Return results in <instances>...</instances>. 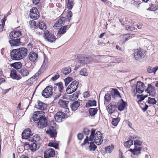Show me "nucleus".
I'll list each match as a JSON object with an SVG mask.
<instances>
[{
	"label": "nucleus",
	"mask_w": 158,
	"mask_h": 158,
	"mask_svg": "<svg viewBox=\"0 0 158 158\" xmlns=\"http://www.w3.org/2000/svg\"><path fill=\"white\" fill-rule=\"evenodd\" d=\"M134 142L135 147H140L142 144V142L141 140L137 141Z\"/></svg>",
	"instance_id": "nucleus-56"
},
{
	"label": "nucleus",
	"mask_w": 158,
	"mask_h": 158,
	"mask_svg": "<svg viewBox=\"0 0 158 158\" xmlns=\"http://www.w3.org/2000/svg\"><path fill=\"white\" fill-rule=\"evenodd\" d=\"M134 142L137 141L141 140V138L138 136H135L133 137Z\"/></svg>",
	"instance_id": "nucleus-63"
},
{
	"label": "nucleus",
	"mask_w": 158,
	"mask_h": 158,
	"mask_svg": "<svg viewBox=\"0 0 158 158\" xmlns=\"http://www.w3.org/2000/svg\"><path fill=\"white\" fill-rule=\"evenodd\" d=\"M145 91L148 93H153L155 91L154 87L152 86L150 84L148 85V87L147 89L145 90Z\"/></svg>",
	"instance_id": "nucleus-33"
},
{
	"label": "nucleus",
	"mask_w": 158,
	"mask_h": 158,
	"mask_svg": "<svg viewBox=\"0 0 158 158\" xmlns=\"http://www.w3.org/2000/svg\"><path fill=\"white\" fill-rule=\"evenodd\" d=\"M56 85L58 86L60 92V93L62 92L64 88L62 83L60 82L59 83L56 84Z\"/></svg>",
	"instance_id": "nucleus-46"
},
{
	"label": "nucleus",
	"mask_w": 158,
	"mask_h": 158,
	"mask_svg": "<svg viewBox=\"0 0 158 158\" xmlns=\"http://www.w3.org/2000/svg\"><path fill=\"white\" fill-rule=\"evenodd\" d=\"M40 75V73L39 72L36 73L35 75L33 76L32 77L30 78L28 80V81H30L34 79L35 78L37 77H39Z\"/></svg>",
	"instance_id": "nucleus-53"
},
{
	"label": "nucleus",
	"mask_w": 158,
	"mask_h": 158,
	"mask_svg": "<svg viewBox=\"0 0 158 158\" xmlns=\"http://www.w3.org/2000/svg\"><path fill=\"white\" fill-rule=\"evenodd\" d=\"M72 12L71 11H68L67 15V19L70 21L71 19V18L72 16Z\"/></svg>",
	"instance_id": "nucleus-54"
},
{
	"label": "nucleus",
	"mask_w": 158,
	"mask_h": 158,
	"mask_svg": "<svg viewBox=\"0 0 158 158\" xmlns=\"http://www.w3.org/2000/svg\"><path fill=\"white\" fill-rule=\"evenodd\" d=\"M147 95H145V96H143L142 95H137V97L138 99H139V100L137 101L138 103L140 105V107L142 108V110L143 111H145L148 108V106L146 105L145 103L144 104V106H143L142 105H143V104L142 103V101L144 100V98L147 97Z\"/></svg>",
	"instance_id": "nucleus-7"
},
{
	"label": "nucleus",
	"mask_w": 158,
	"mask_h": 158,
	"mask_svg": "<svg viewBox=\"0 0 158 158\" xmlns=\"http://www.w3.org/2000/svg\"><path fill=\"white\" fill-rule=\"evenodd\" d=\"M146 51L142 49L135 50L133 55L134 58L136 60H138L139 58H143L146 55Z\"/></svg>",
	"instance_id": "nucleus-5"
},
{
	"label": "nucleus",
	"mask_w": 158,
	"mask_h": 158,
	"mask_svg": "<svg viewBox=\"0 0 158 158\" xmlns=\"http://www.w3.org/2000/svg\"><path fill=\"white\" fill-rule=\"evenodd\" d=\"M96 104V101L95 100L89 101L86 104V106L88 107L93 106H95Z\"/></svg>",
	"instance_id": "nucleus-38"
},
{
	"label": "nucleus",
	"mask_w": 158,
	"mask_h": 158,
	"mask_svg": "<svg viewBox=\"0 0 158 158\" xmlns=\"http://www.w3.org/2000/svg\"><path fill=\"white\" fill-rule=\"evenodd\" d=\"M126 29L127 30H128L129 31H134L136 30H137V29L135 27H131L129 26L128 25H127L126 27Z\"/></svg>",
	"instance_id": "nucleus-50"
},
{
	"label": "nucleus",
	"mask_w": 158,
	"mask_h": 158,
	"mask_svg": "<svg viewBox=\"0 0 158 158\" xmlns=\"http://www.w3.org/2000/svg\"><path fill=\"white\" fill-rule=\"evenodd\" d=\"M70 26L69 27V28ZM68 28L67 26H64L61 27L58 30V32L57 33V35L59 36V37H60L62 34H64L66 32V30Z\"/></svg>",
	"instance_id": "nucleus-25"
},
{
	"label": "nucleus",
	"mask_w": 158,
	"mask_h": 158,
	"mask_svg": "<svg viewBox=\"0 0 158 158\" xmlns=\"http://www.w3.org/2000/svg\"><path fill=\"white\" fill-rule=\"evenodd\" d=\"M133 144V141L131 139H129L124 143V146L128 148H130Z\"/></svg>",
	"instance_id": "nucleus-39"
},
{
	"label": "nucleus",
	"mask_w": 158,
	"mask_h": 158,
	"mask_svg": "<svg viewBox=\"0 0 158 158\" xmlns=\"http://www.w3.org/2000/svg\"><path fill=\"white\" fill-rule=\"evenodd\" d=\"M83 133L85 135H88L89 134V130L87 128H84L83 130Z\"/></svg>",
	"instance_id": "nucleus-61"
},
{
	"label": "nucleus",
	"mask_w": 158,
	"mask_h": 158,
	"mask_svg": "<svg viewBox=\"0 0 158 158\" xmlns=\"http://www.w3.org/2000/svg\"><path fill=\"white\" fill-rule=\"evenodd\" d=\"M10 76L13 78L14 79H15L16 77H17L15 70H13L11 71Z\"/></svg>",
	"instance_id": "nucleus-47"
},
{
	"label": "nucleus",
	"mask_w": 158,
	"mask_h": 158,
	"mask_svg": "<svg viewBox=\"0 0 158 158\" xmlns=\"http://www.w3.org/2000/svg\"><path fill=\"white\" fill-rule=\"evenodd\" d=\"M44 38L48 42L53 43L57 39L53 34L50 33L48 30L44 31Z\"/></svg>",
	"instance_id": "nucleus-4"
},
{
	"label": "nucleus",
	"mask_w": 158,
	"mask_h": 158,
	"mask_svg": "<svg viewBox=\"0 0 158 158\" xmlns=\"http://www.w3.org/2000/svg\"><path fill=\"white\" fill-rule=\"evenodd\" d=\"M30 70L26 68H23L19 71V72L21 76L23 77L28 76L29 74Z\"/></svg>",
	"instance_id": "nucleus-21"
},
{
	"label": "nucleus",
	"mask_w": 158,
	"mask_h": 158,
	"mask_svg": "<svg viewBox=\"0 0 158 158\" xmlns=\"http://www.w3.org/2000/svg\"><path fill=\"white\" fill-rule=\"evenodd\" d=\"M95 130L92 129L90 132L89 139L88 136H87L82 145H85L86 143H89V140L90 141H93L94 140V142L97 145H99L101 144L103 140L102 134L99 131H97L95 134Z\"/></svg>",
	"instance_id": "nucleus-1"
},
{
	"label": "nucleus",
	"mask_w": 158,
	"mask_h": 158,
	"mask_svg": "<svg viewBox=\"0 0 158 158\" xmlns=\"http://www.w3.org/2000/svg\"><path fill=\"white\" fill-rule=\"evenodd\" d=\"M127 106L126 103L122 99L121 101L119 102L118 105V108L120 111L123 110Z\"/></svg>",
	"instance_id": "nucleus-26"
},
{
	"label": "nucleus",
	"mask_w": 158,
	"mask_h": 158,
	"mask_svg": "<svg viewBox=\"0 0 158 158\" xmlns=\"http://www.w3.org/2000/svg\"><path fill=\"white\" fill-rule=\"evenodd\" d=\"M38 104L35 105V107L38 109L44 110L47 109V105L40 101L37 102Z\"/></svg>",
	"instance_id": "nucleus-20"
},
{
	"label": "nucleus",
	"mask_w": 158,
	"mask_h": 158,
	"mask_svg": "<svg viewBox=\"0 0 158 158\" xmlns=\"http://www.w3.org/2000/svg\"><path fill=\"white\" fill-rule=\"evenodd\" d=\"M52 88L49 86H47L42 92L41 94L44 97L48 98L52 95Z\"/></svg>",
	"instance_id": "nucleus-10"
},
{
	"label": "nucleus",
	"mask_w": 158,
	"mask_h": 158,
	"mask_svg": "<svg viewBox=\"0 0 158 158\" xmlns=\"http://www.w3.org/2000/svg\"><path fill=\"white\" fill-rule=\"evenodd\" d=\"M5 18L1 19L0 24V31H2L3 29L4 26L5 25Z\"/></svg>",
	"instance_id": "nucleus-42"
},
{
	"label": "nucleus",
	"mask_w": 158,
	"mask_h": 158,
	"mask_svg": "<svg viewBox=\"0 0 158 158\" xmlns=\"http://www.w3.org/2000/svg\"><path fill=\"white\" fill-rule=\"evenodd\" d=\"M9 42L11 46H18L20 45L21 44L20 38L10 40Z\"/></svg>",
	"instance_id": "nucleus-24"
},
{
	"label": "nucleus",
	"mask_w": 158,
	"mask_h": 158,
	"mask_svg": "<svg viewBox=\"0 0 158 158\" xmlns=\"http://www.w3.org/2000/svg\"><path fill=\"white\" fill-rule=\"evenodd\" d=\"M29 59V60L32 61H35L38 58L37 54L34 52H31L28 55Z\"/></svg>",
	"instance_id": "nucleus-23"
},
{
	"label": "nucleus",
	"mask_w": 158,
	"mask_h": 158,
	"mask_svg": "<svg viewBox=\"0 0 158 158\" xmlns=\"http://www.w3.org/2000/svg\"><path fill=\"white\" fill-rule=\"evenodd\" d=\"M80 105V103L78 101L74 102L71 105V108L73 110L75 111L79 106Z\"/></svg>",
	"instance_id": "nucleus-27"
},
{
	"label": "nucleus",
	"mask_w": 158,
	"mask_h": 158,
	"mask_svg": "<svg viewBox=\"0 0 158 158\" xmlns=\"http://www.w3.org/2000/svg\"><path fill=\"white\" fill-rule=\"evenodd\" d=\"M104 99L107 102H109L111 99V95L107 93L104 96Z\"/></svg>",
	"instance_id": "nucleus-51"
},
{
	"label": "nucleus",
	"mask_w": 158,
	"mask_h": 158,
	"mask_svg": "<svg viewBox=\"0 0 158 158\" xmlns=\"http://www.w3.org/2000/svg\"><path fill=\"white\" fill-rule=\"evenodd\" d=\"M30 27L32 28H35L36 27V22L35 21L32 20L29 22Z\"/></svg>",
	"instance_id": "nucleus-52"
},
{
	"label": "nucleus",
	"mask_w": 158,
	"mask_h": 158,
	"mask_svg": "<svg viewBox=\"0 0 158 158\" xmlns=\"http://www.w3.org/2000/svg\"><path fill=\"white\" fill-rule=\"evenodd\" d=\"M39 14L37 9L35 7H33L30 10V15L33 19L36 20L39 17Z\"/></svg>",
	"instance_id": "nucleus-11"
},
{
	"label": "nucleus",
	"mask_w": 158,
	"mask_h": 158,
	"mask_svg": "<svg viewBox=\"0 0 158 158\" xmlns=\"http://www.w3.org/2000/svg\"><path fill=\"white\" fill-rule=\"evenodd\" d=\"M64 20V17H61L60 18V19L57 21L56 23L57 24L60 25V24H62Z\"/></svg>",
	"instance_id": "nucleus-58"
},
{
	"label": "nucleus",
	"mask_w": 158,
	"mask_h": 158,
	"mask_svg": "<svg viewBox=\"0 0 158 158\" xmlns=\"http://www.w3.org/2000/svg\"><path fill=\"white\" fill-rule=\"evenodd\" d=\"M83 58L84 59V61H85V64L89 63L92 60L91 57L89 56H84V58Z\"/></svg>",
	"instance_id": "nucleus-44"
},
{
	"label": "nucleus",
	"mask_w": 158,
	"mask_h": 158,
	"mask_svg": "<svg viewBox=\"0 0 158 158\" xmlns=\"http://www.w3.org/2000/svg\"><path fill=\"white\" fill-rule=\"evenodd\" d=\"M27 49L22 47L14 49L10 52L11 58L14 60H19L25 57L27 55Z\"/></svg>",
	"instance_id": "nucleus-2"
},
{
	"label": "nucleus",
	"mask_w": 158,
	"mask_h": 158,
	"mask_svg": "<svg viewBox=\"0 0 158 158\" xmlns=\"http://www.w3.org/2000/svg\"><path fill=\"white\" fill-rule=\"evenodd\" d=\"M114 149L113 146H109L105 148V151L108 153H110Z\"/></svg>",
	"instance_id": "nucleus-48"
},
{
	"label": "nucleus",
	"mask_w": 158,
	"mask_h": 158,
	"mask_svg": "<svg viewBox=\"0 0 158 158\" xmlns=\"http://www.w3.org/2000/svg\"><path fill=\"white\" fill-rule=\"evenodd\" d=\"M10 39H12L17 38H21L22 37L21 31H12L10 33Z\"/></svg>",
	"instance_id": "nucleus-14"
},
{
	"label": "nucleus",
	"mask_w": 158,
	"mask_h": 158,
	"mask_svg": "<svg viewBox=\"0 0 158 158\" xmlns=\"http://www.w3.org/2000/svg\"><path fill=\"white\" fill-rule=\"evenodd\" d=\"M130 34H127L123 36V38L125 40V42L130 39Z\"/></svg>",
	"instance_id": "nucleus-55"
},
{
	"label": "nucleus",
	"mask_w": 158,
	"mask_h": 158,
	"mask_svg": "<svg viewBox=\"0 0 158 158\" xmlns=\"http://www.w3.org/2000/svg\"><path fill=\"white\" fill-rule=\"evenodd\" d=\"M55 155L54 150L52 148H49L46 150L44 152V157L45 158H49L53 157Z\"/></svg>",
	"instance_id": "nucleus-15"
},
{
	"label": "nucleus",
	"mask_w": 158,
	"mask_h": 158,
	"mask_svg": "<svg viewBox=\"0 0 158 158\" xmlns=\"http://www.w3.org/2000/svg\"><path fill=\"white\" fill-rule=\"evenodd\" d=\"M69 102L67 101H64L62 100H60L58 102V105L60 106L65 109V112H68L69 111L68 105Z\"/></svg>",
	"instance_id": "nucleus-17"
},
{
	"label": "nucleus",
	"mask_w": 158,
	"mask_h": 158,
	"mask_svg": "<svg viewBox=\"0 0 158 158\" xmlns=\"http://www.w3.org/2000/svg\"><path fill=\"white\" fill-rule=\"evenodd\" d=\"M47 126V120L46 118L42 116L40 119L38 124L39 128L43 129Z\"/></svg>",
	"instance_id": "nucleus-12"
},
{
	"label": "nucleus",
	"mask_w": 158,
	"mask_h": 158,
	"mask_svg": "<svg viewBox=\"0 0 158 158\" xmlns=\"http://www.w3.org/2000/svg\"><path fill=\"white\" fill-rule=\"evenodd\" d=\"M141 148L140 147H135L133 149H130L129 151L135 155L138 156L141 154Z\"/></svg>",
	"instance_id": "nucleus-22"
},
{
	"label": "nucleus",
	"mask_w": 158,
	"mask_h": 158,
	"mask_svg": "<svg viewBox=\"0 0 158 158\" xmlns=\"http://www.w3.org/2000/svg\"><path fill=\"white\" fill-rule=\"evenodd\" d=\"M44 114V112L42 111H39L35 112L32 115V119L34 121H36L38 120H39L41 117L43 116L41 115V114Z\"/></svg>",
	"instance_id": "nucleus-19"
},
{
	"label": "nucleus",
	"mask_w": 158,
	"mask_h": 158,
	"mask_svg": "<svg viewBox=\"0 0 158 158\" xmlns=\"http://www.w3.org/2000/svg\"><path fill=\"white\" fill-rule=\"evenodd\" d=\"M31 131L29 128L26 129L22 133V138L23 139H28L30 138H31V136H32V135H31Z\"/></svg>",
	"instance_id": "nucleus-18"
},
{
	"label": "nucleus",
	"mask_w": 158,
	"mask_h": 158,
	"mask_svg": "<svg viewBox=\"0 0 158 158\" xmlns=\"http://www.w3.org/2000/svg\"><path fill=\"white\" fill-rule=\"evenodd\" d=\"M11 66L15 68L19 69L22 67V64L20 62H15L11 64Z\"/></svg>",
	"instance_id": "nucleus-35"
},
{
	"label": "nucleus",
	"mask_w": 158,
	"mask_h": 158,
	"mask_svg": "<svg viewBox=\"0 0 158 158\" xmlns=\"http://www.w3.org/2000/svg\"><path fill=\"white\" fill-rule=\"evenodd\" d=\"M80 74L82 76H87L88 74V72L86 69H83L80 72Z\"/></svg>",
	"instance_id": "nucleus-45"
},
{
	"label": "nucleus",
	"mask_w": 158,
	"mask_h": 158,
	"mask_svg": "<svg viewBox=\"0 0 158 158\" xmlns=\"http://www.w3.org/2000/svg\"><path fill=\"white\" fill-rule=\"evenodd\" d=\"M77 138L79 140H81L83 138V135L82 133H79L77 135Z\"/></svg>",
	"instance_id": "nucleus-64"
},
{
	"label": "nucleus",
	"mask_w": 158,
	"mask_h": 158,
	"mask_svg": "<svg viewBox=\"0 0 158 158\" xmlns=\"http://www.w3.org/2000/svg\"><path fill=\"white\" fill-rule=\"evenodd\" d=\"M38 26L39 28V30H43L44 31L47 29V26L43 22H40L38 24Z\"/></svg>",
	"instance_id": "nucleus-36"
},
{
	"label": "nucleus",
	"mask_w": 158,
	"mask_h": 158,
	"mask_svg": "<svg viewBox=\"0 0 158 158\" xmlns=\"http://www.w3.org/2000/svg\"><path fill=\"white\" fill-rule=\"evenodd\" d=\"M60 77V75L58 73H57L55 75L54 77H52L51 79L52 81H54L55 80H56V79H57L58 78H59Z\"/></svg>",
	"instance_id": "nucleus-60"
},
{
	"label": "nucleus",
	"mask_w": 158,
	"mask_h": 158,
	"mask_svg": "<svg viewBox=\"0 0 158 158\" xmlns=\"http://www.w3.org/2000/svg\"><path fill=\"white\" fill-rule=\"evenodd\" d=\"M25 147H27L30 149L32 152H34L38 149L40 148V145L35 142L31 143L25 142L24 143Z\"/></svg>",
	"instance_id": "nucleus-8"
},
{
	"label": "nucleus",
	"mask_w": 158,
	"mask_h": 158,
	"mask_svg": "<svg viewBox=\"0 0 158 158\" xmlns=\"http://www.w3.org/2000/svg\"><path fill=\"white\" fill-rule=\"evenodd\" d=\"M56 124L53 122H51L49 127V130L46 131L47 134H48L51 137L55 138L57 135L56 131Z\"/></svg>",
	"instance_id": "nucleus-3"
},
{
	"label": "nucleus",
	"mask_w": 158,
	"mask_h": 158,
	"mask_svg": "<svg viewBox=\"0 0 158 158\" xmlns=\"http://www.w3.org/2000/svg\"><path fill=\"white\" fill-rule=\"evenodd\" d=\"M78 84V82L76 81H73L66 89L67 93L69 94L75 92L77 88Z\"/></svg>",
	"instance_id": "nucleus-6"
},
{
	"label": "nucleus",
	"mask_w": 158,
	"mask_h": 158,
	"mask_svg": "<svg viewBox=\"0 0 158 158\" xmlns=\"http://www.w3.org/2000/svg\"><path fill=\"white\" fill-rule=\"evenodd\" d=\"M48 146L50 147H52L57 149L58 148V145L54 143H50L48 144Z\"/></svg>",
	"instance_id": "nucleus-59"
},
{
	"label": "nucleus",
	"mask_w": 158,
	"mask_h": 158,
	"mask_svg": "<svg viewBox=\"0 0 158 158\" xmlns=\"http://www.w3.org/2000/svg\"><path fill=\"white\" fill-rule=\"evenodd\" d=\"M74 4V0H68L67 3V8L69 10H71Z\"/></svg>",
	"instance_id": "nucleus-31"
},
{
	"label": "nucleus",
	"mask_w": 158,
	"mask_h": 158,
	"mask_svg": "<svg viewBox=\"0 0 158 158\" xmlns=\"http://www.w3.org/2000/svg\"><path fill=\"white\" fill-rule=\"evenodd\" d=\"M110 93L112 97L114 98L119 97L120 95L119 93L116 89H112Z\"/></svg>",
	"instance_id": "nucleus-28"
},
{
	"label": "nucleus",
	"mask_w": 158,
	"mask_h": 158,
	"mask_svg": "<svg viewBox=\"0 0 158 158\" xmlns=\"http://www.w3.org/2000/svg\"><path fill=\"white\" fill-rule=\"evenodd\" d=\"M71 69L69 67H65L62 68L61 73L65 75H67L71 72Z\"/></svg>",
	"instance_id": "nucleus-29"
},
{
	"label": "nucleus",
	"mask_w": 158,
	"mask_h": 158,
	"mask_svg": "<svg viewBox=\"0 0 158 158\" xmlns=\"http://www.w3.org/2000/svg\"><path fill=\"white\" fill-rule=\"evenodd\" d=\"M117 108L116 102H112L107 106L106 109L109 113L111 114L115 112Z\"/></svg>",
	"instance_id": "nucleus-9"
},
{
	"label": "nucleus",
	"mask_w": 158,
	"mask_h": 158,
	"mask_svg": "<svg viewBox=\"0 0 158 158\" xmlns=\"http://www.w3.org/2000/svg\"><path fill=\"white\" fill-rule=\"evenodd\" d=\"M120 120V119L119 118H114L113 121H112L111 123L113 126H117L118 122H119Z\"/></svg>",
	"instance_id": "nucleus-43"
},
{
	"label": "nucleus",
	"mask_w": 158,
	"mask_h": 158,
	"mask_svg": "<svg viewBox=\"0 0 158 158\" xmlns=\"http://www.w3.org/2000/svg\"><path fill=\"white\" fill-rule=\"evenodd\" d=\"M83 97L85 98H86L90 96L89 93L88 91L84 92L83 93Z\"/></svg>",
	"instance_id": "nucleus-62"
},
{
	"label": "nucleus",
	"mask_w": 158,
	"mask_h": 158,
	"mask_svg": "<svg viewBox=\"0 0 158 158\" xmlns=\"http://www.w3.org/2000/svg\"><path fill=\"white\" fill-rule=\"evenodd\" d=\"M157 70H158V66H156L154 68L149 66L147 69V71L149 73H154V74H155Z\"/></svg>",
	"instance_id": "nucleus-32"
},
{
	"label": "nucleus",
	"mask_w": 158,
	"mask_h": 158,
	"mask_svg": "<svg viewBox=\"0 0 158 158\" xmlns=\"http://www.w3.org/2000/svg\"><path fill=\"white\" fill-rule=\"evenodd\" d=\"M145 89V86L143 82L140 81L137 82L136 87L137 92L141 94L142 93Z\"/></svg>",
	"instance_id": "nucleus-13"
},
{
	"label": "nucleus",
	"mask_w": 158,
	"mask_h": 158,
	"mask_svg": "<svg viewBox=\"0 0 158 158\" xmlns=\"http://www.w3.org/2000/svg\"><path fill=\"white\" fill-rule=\"evenodd\" d=\"M98 109L97 108H90L89 110V113L91 116H94L97 113Z\"/></svg>",
	"instance_id": "nucleus-34"
},
{
	"label": "nucleus",
	"mask_w": 158,
	"mask_h": 158,
	"mask_svg": "<svg viewBox=\"0 0 158 158\" xmlns=\"http://www.w3.org/2000/svg\"><path fill=\"white\" fill-rule=\"evenodd\" d=\"M65 114L64 113L59 112L55 115V119L57 122L60 123L62 121V119L65 118Z\"/></svg>",
	"instance_id": "nucleus-16"
},
{
	"label": "nucleus",
	"mask_w": 158,
	"mask_h": 158,
	"mask_svg": "<svg viewBox=\"0 0 158 158\" xmlns=\"http://www.w3.org/2000/svg\"><path fill=\"white\" fill-rule=\"evenodd\" d=\"M83 58H84V56H79L78 57V62L79 63H80L81 65H83L85 64L84 59Z\"/></svg>",
	"instance_id": "nucleus-41"
},
{
	"label": "nucleus",
	"mask_w": 158,
	"mask_h": 158,
	"mask_svg": "<svg viewBox=\"0 0 158 158\" xmlns=\"http://www.w3.org/2000/svg\"><path fill=\"white\" fill-rule=\"evenodd\" d=\"M148 102L150 104H155L157 102L154 98L149 97Z\"/></svg>",
	"instance_id": "nucleus-40"
},
{
	"label": "nucleus",
	"mask_w": 158,
	"mask_h": 158,
	"mask_svg": "<svg viewBox=\"0 0 158 158\" xmlns=\"http://www.w3.org/2000/svg\"><path fill=\"white\" fill-rule=\"evenodd\" d=\"M97 146L94 144V142H91L89 146V148L90 151H94L96 148Z\"/></svg>",
	"instance_id": "nucleus-37"
},
{
	"label": "nucleus",
	"mask_w": 158,
	"mask_h": 158,
	"mask_svg": "<svg viewBox=\"0 0 158 158\" xmlns=\"http://www.w3.org/2000/svg\"><path fill=\"white\" fill-rule=\"evenodd\" d=\"M48 62L47 60H45L42 64L41 67L43 68H46L48 66Z\"/></svg>",
	"instance_id": "nucleus-57"
},
{
	"label": "nucleus",
	"mask_w": 158,
	"mask_h": 158,
	"mask_svg": "<svg viewBox=\"0 0 158 158\" xmlns=\"http://www.w3.org/2000/svg\"><path fill=\"white\" fill-rule=\"evenodd\" d=\"M73 79L70 77H68L64 80L65 82V85L67 86L70 83V82L72 81Z\"/></svg>",
	"instance_id": "nucleus-49"
},
{
	"label": "nucleus",
	"mask_w": 158,
	"mask_h": 158,
	"mask_svg": "<svg viewBox=\"0 0 158 158\" xmlns=\"http://www.w3.org/2000/svg\"><path fill=\"white\" fill-rule=\"evenodd\" d=\"M40 137L37 134H35L33 136H31V138H30L28 139L30 141L32 142L33 141H35L36 142L40 140Z\"/></svg>",
	"instance_id": "nucleus-30"
}]
</instances>
